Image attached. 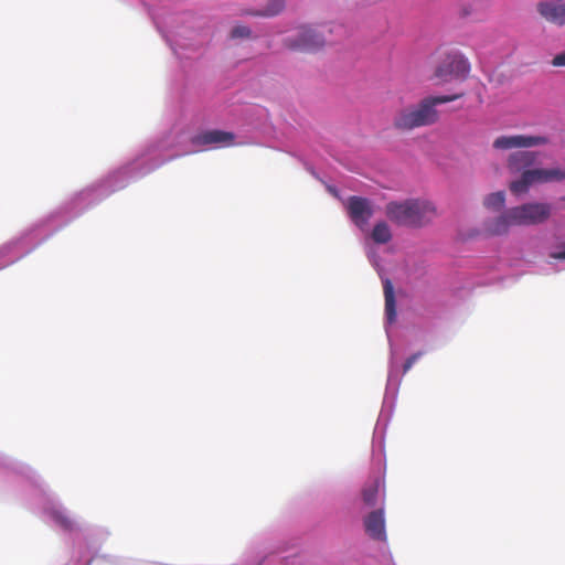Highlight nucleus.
Listing matches in <instances>:
<instances>
[{
    "instance_id": "nucleus-1",
    "label": "nucleus",
    "mask_w": 565,
    "mask_h": 565,
    "mask_svg": "<svg viewBox=\"0 0 565 565\" xmlns=\"http://www.w3.org/2000/svg\"><path fill=\"white\" fill-rule=\"evenodd\" d=\"M537 152L535 151H514L507 159V169L510 174H520V178L513 180L509 184L510 191L520 195L526 193L531 185L535 183H547L553 181L565 180V170L557 168L540 169L532 168L536 161Z\"/></svg>"
},
{
    "instance_id": "nucleus-2",
    "label": "nucleus",
    "mask_w": 565,
    "mask_h": 565,
    "mask_svg": "<svg viewBox=\"0 0 565 565\" xmlns=\"http://www.w3.org/2000/svg\"><path fill=\"white\" fill-rule=\"evenodd\" d=\"M463 96L455 95L427 96L413 105L397 111L393 119V126L399 131H412L416 128L433 126L439 120L438 105L454 102Z\"/></svg>"
},
{
    "instance_id": "nucleus-3",
    "label": "nucleus",
    "mask_w": 565,
    "mask_h": 565,
    "mask_svg": "<svg viewBox=\"0 0 565 565\" xmlns=\"http://www.w3.org/2000/svg\"><path fill=\"white\" fill-rule=\"evenodd\" d=\"M385 213L390 221L399 226L420 228L436 218L437 209L430 201L409 199L387 203Z\"/></svg>"
},
{
    "instance_id": "nucleus-4",
    "label": "nucleus",
    "mask_w": 565,
    "mask_h": 565,
    "mask_svg": "<svg viewBox=\"0 0 565 565\" xmlns=\"http://www.w3.org/2000/svg\"><path fill=\"white\" fill-rule=\"evenodd\" d=\"M327 44L323 32L312 25H301L296 34L284 38L282 45L292 52L316 53Z\"/></svg>"
},
{
    "instance_id": "nucleus-5",
    "label": "nucleus",
    "mask_w": 565,
    "mask_h": 565,
    "mask_svg": "<svg viewBox=\"0 0 565 565\" xmlns=\"http://www.w3.org/2000/svg\"><path fill=\"white\" fill-rule=\"evenodd\" d=\"M470 72L469 62L459 53H449L436 66L434 78L438 84L465 79Z\"/></svg>"
},
{
    "instance_id": "nucleus-6",
    "label": "nucleus",
    "mask_w": 565,
    "mask_h": 565,
    "mask_svg": "<svg viewBox=\"0 0 565 565\" xmlns=\"http://www.w3.org/2000/svg\"><path fill=\"white\" fill-rule=\"evenodd\" d=\"M552 215V205L531 202L512 207V217L518 226H531L545 223Z\"/></svg>"
},
{
    "instance_id": "nucleus-7",
    "label": "nucleus",
    "mask_w": 565,
    "mask_h": 565,
    "mask_svg": "<svg viewBox=\"0 0 565 565\" xmlns=\"http://www.w3.org/2000/svg\"><path fill=\"white\" fill-rule=\"evenodd\" d=\"M550 142L546 136L511 135L494 139L492 147L497 150L527 149L545 146Z\"/></svg>"
},
{
    "instance_id": "nucleus-8",
    "label": "nucleus",
    "mask_w": 565,
    "mask_h": 565,
    "mask_svg": "<svg viewBox=\"0 0 565 565\" xmlns=\"http://www.w3.org/2000/svg\"><path fill=\"white\" fill-rule=\"evenodd\" d=\"M191 142L194 146L231 147L235 143V135L231 131L210 129L193 136Z\"/></svg>"
},
{
    "instance_id": "nucleus-9",
    "label": "nucleus",
    "mask_w": 565,
    "mask_h": 565,
    "mask_svg": "<svg viewBox=\"0 0 565 565\" xmlns=\"http://www.w3.org/2000/svg\"><path fill=\"white\" fill-rule=\"evenodd\" d=\"M348 211L353 223L361 228L367 224L373 215L370 201L361 196H351L349 199Z\"/></svg>"
},
{
    "instance_id": "nucleus-10",
    "label": "nucleus",
    "mask_w": 565,
    "mask_h": 565,
    "mask_svg": "<svg viewBox=\"0 0 565 565\" xmlns=\"http://www.w3.org/2000/svg\"><path fill=\"white\" fill-rule=\"evenodd\" d=\"M540 15L547 22L565 25V0H545L536 4Z\"/></svg>"
},
{
    "instance_id": "nucleus-11",
    "label": "nucleus",
    "mask_w": 565,
    "mask_h": 565,
    "mask_svg": "<svg viewBox=\"0 0 565 565\" xmlns=\"http://www.w3.org/2000/svg\"><path fill=\"white\" fill-rule=\"evenodd\" d=\"M365 532L376 541L386 540L385 519L383 505L370 512L364 519Z\"/></svg>"
},
{
    "instance_id": "nucleus-12",
    "label": "nucleus",
    "mask_w": 565,
    "mask_h": 565,
    "mask_svg": "<svg viewBox=\"0 0 565 565\" xmlns=\"http://www.w3.org/2000/svg\"><path fill=\"white\" fill-rule=\"evenodd\" d=\"M518 226L512 217V207L505 210L502 214L484 223V232L489 236H501L509 233L510 227Z\"/></svg>"
},
{
    "instance_id": "nucleus-13",
    "label": "nucleus",
    "mask_w": 565,
    "mask_h": 565,
    "mask_svg": "<svg viewBox=\"0 0 565 565\" xmlns=\"http://www.w3.org/2000/svg\"><path fill=\"white\" fill-rule=\"evenodd\" d=\"M385 491L379 478L365 483L362 489V500L369 508L375 507L379 502H384Z\"/></svg>"
},
{
    "instance_id": "nucleus-14",
    "label": "nucleus",
    "mask_w": 565,
    "mask_h": 565,
    "mask_svg": "<svg viewBox=\"0 0 565 565\" xmlns=\"http://www.w3.org/2000/svg\"><path fill=\"white\" fill-rule=\"evenodd\" d=\"M286 0H268L263 9H246L242 15L273 18L278 15L285 9Z\"/></svg>"
},
{
    "instance_id": "nucleus-15",
    "label": "nucleus",
    "mask_w": 565,
    "mask_h": 565,
    "mask_svg": "<svg viewBox=\"0 0 565 565\" xmlns=\"http://www.w3.org/2000/svg\"><path fill=\"white\" fill-rule=\"evenodd\" d=\"M383 290H384V298H385L386 318L392 323L395 321V318H396V301H395L393 284L387 278L383 281Z\"/></svg>"
},
{
    "instance_id": "nucleus-16",
    "label": "nucleus",
    "mask_w": 565,
    "mask_h": 565,
    "mask_svg": "<svg viewBox=\"0 0 565 565\" xmlns=\"http://www.w3.org/2000/svg\"><path fill=\"white\" fill-rule=\"evenodd\" d=\"M372 239L377 244H386L392 239V233L385 222H379L372 231Z\"/></svg>"
},
{
    "instance_id": "nucleus-17",
    "label": "nucleus",
    "mask_w": 565,
    "mask_h": 565,
    "mask_svg": "<svg viewBox=\"0 0 565 565\" xmlns=\"http://www.w3.org/2000/svg\"><path fill=\"white\" fill-rule=\"evenodd\" d=\"M505 203V194L503 191H498L488 194L484 198L483 204L488 209L500 210L504 206Z\"/></svg>"
},
{
    "instance_id": "nucleus-18",
    "label": "nucleus",
    "mask_w": 565,
    "mask_h": 565,
    "mask_svg": "<svg viewBox=\"0 0 565 565\" xmlns=\"http://www.w3.org/2000/svg\"><path fill=\"white\" fill-rule=\"evenodd\" d=\"M51 516L63 529L71 530L73 527L72 520L62 511H52Z\"/></svg>"
},
{
    "instance_id": "nucleus-19",
    "label": "nucleus",
    "mask_w": 565,
    "mask_h": 565,
    "mask_svg": "<svg viewBox=\"0 0 565 565\" xmlns=\"http://www.w3.org/2000/svg\"><path fill=\"white\" fill-rule=\"evenodd\" d=\"M252 30L247 25L237 24L231 30V39H249Z\"/></svg>"
},
{
    "instance_id": "nucleus-20",
    "label": "nucleus",
    "mask_w": 565,
    "mask_h": 565,
    "mask_svg": "<svg viewBox=\"0 0 565 565\" xmlns=\"http://www.w3.org/2000/svg\"><path fill=\"white\" fill-rule=\"evenodd\" d=\"M423 354L424 352L422 351L412 354L403 365V373H407Z\"/></svg>"
},
{
    "instance_id": "nucleus-21",
    "label": "nucleus",
    "mask_w": 565,
    "mask_h": 565,
    "mask_svg": "<svg viewBox=\"0 0 565 565\" xmlns=\"http://www.w3.org/2000/svg\"><path fill=\"white\" fill-rule=\"evenodd\" d=\"M554 67H565V50L557 53L551 61Z\"/></svg>"
},
{
    "instance_id": "nucleus-22",
    "label": "nucleus",
    "mask_w": 565,
    "mask_h": 565,
    "mask_svg": "<svg viewBox=\"0 0 565 565\" xmlns=\"http://www.w3.org/2000/svg\"><path fill=\"white\" fill-rule=\"evenodd\" d=\"M562 250L552 252L550 257L553 259L565 260V244L562 246Z\"/></svg>"
}]
</instances>
